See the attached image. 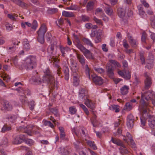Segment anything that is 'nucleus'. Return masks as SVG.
<instances>
[{
  "label": "nucleus",
  "mask_w": 155,
  "mask_h": 155,
  "mask_svg": "<svg viewBox=\"0 0 155 155\" xmlns=\"http://www.w3.org/2000/svg\"><path fill=\"white\" fill-rule=\"evenodd\" d=\"M78 97L80 100L85 101L87 99V91L84 88H81L79 91Z\"/></svg>",
  "instance_id": "nucleus-13"
},
{
  "label": "nucleus",
  "mask_w": 155,
  "mask_h": 155,
  "mask_svg": "<svg viewBox=\"0 0 155 155\" xmlns=\"http://www.w3.org/2000/svg\"><path fill=\"white\" fill-rule=\"evenodd\" d=\"M148 124L152 128H155V117L153 116L149 115Z\"/></svg>",
  "instance_id": "nucleus-20"
},
{
  "label": "nucleus",
  "mask_w": 155,
  "mask_h": 155,
  "mask_svg": "<svg viewBox=\"0 0 155 155\" xmlns=\"http://www.w3.org/2000/svg\"><path fill=\"white\" fill-rule=\"evenodd\" d=\"M133 105L129 102H127L125 104V109L127 110H130L133 108Z\"/></svg>",
  "instance_id": "nucleus-45"
},
{
  "label": "nucleus",
  "mask_w": 155,
  "mask_h": 155,
  "mask_svg": "<svg viewBox=\"0 0 155 155\" xmlns=\"http://www.w3.org/2000/svg\"><path fill=\"white\" fill-rule=\"evenodd\" d=\"M128 38L131 45L133 47H136L137 46L138 44L137 41L136 40L133 39L131 36L129 37Z\"/></svg>",
  "instance_id": "nucleus-25"
},
{
  "label": "nucleus",
  "mask_w": 155,
  "mask_h": 155,
  "mask_svg": "<svg viewBox=\"0 0 155 155\" xmlns=\"http://www.w3.org/2000/svg\"><path fill=\"white\" fill-rule=\"evenodd\" d=\"M69 111L70 114H75L77 112V110L74 106H71L69 108Z\"/></svg>",
  "instance_id": "nucleus-46"
},
{
  "label": "nucleus",
  "mask_w": 155,
  "mask_h": 155,
  "mask_svg": "<svg viewBox=\"0 0 155 155\" xmlns=\"http://www.w3.org/2000/svg\"><path fill=\"white\" fill-rule=\"evenodd\" d=\"M24 48L26 50H28L30 48V45L27 39H25L23 41Z\"/></svg>",
  "instance_id": "nucleus-36"
},
{
  "label": "nucleus",
  "mask_w": 155,
  "mask_h": 155,
  "mask_svg": "<svg viewBox=\"0 0 155 155\" xmlns=\"http://www.w3.org/2000/svg\"><path fill=\"white\" fill-rule=\"evenodd\" d=\"M76 57L79 62L85 69V72L87 76L90 79V70L88 65L87 64H85L86 60L84 57L83 55L78 53L76 54Z\"/></svg>",
  "instance_id": "nucleus-4"
},
{
  "label": "nucleus",
  "mask_w": 155,
  "mask_h": 155,
  "mask_svg": "<svg viewBox=\"0 0 155 155\" xmlns=\"http://www.w3.org/2000/svg\"><path fill=\"white\" fill-rule=\"evenodd\" d=\"M94 69L95 71L100 74H102L104 72V70L102 68H98L95 67Z\"/></svg>",
  "instance_id": "nucleus-62"
},
{
  "label": "nucleus",
  "mask_w": 155,
  "mask_h": 155,
  "mask_svg": "<svg viewBox=\"0 0 155 155\" xmlns=\"http://www.w3.org/2000/svg\"><path fill=\"white\" fill-rule=\"evenodd\" d=\"M152 92H153L152 91L150 90H149L147 91L146 92L144 93L142 92L141 93V99L139 105L140 104L142 101H143L144 103L147 105V108H148V104L147 103L145 102L144 101V99H145L147 101L149 100H151L152 98H153L154 96L155 95H153V94Z\"/></svg>",
  "instance_id": "nucleus-7"
},
{
  "label": "nucleus",
  "mask_w": 155,
  "mask_h": 155,
  "mask_svg": "<svg viewBox=\"0 0 155 155\" xmlns=\"http://www.w3.org/2000/svg\"><path fill=\"white\" fill-rule=\"evenodd\" d=\"M54 44H51L50 46H49L47 48V51L48 53H51L52 55H53V51L54 50Z\"/></svg>",
  "instance_id": "nucleus-43"
},
{
  "label": "nucleus",
  "mask_w": 155,
  "mask_h": 155,
  "mask_svg": "<svg viewBox=\"0 0 155 155\" xmlns=\"http://www.w3.org/2000/svg\"><path fill=\"white\" fill-rule=\"evenodd\" d=\"M94 2L92 1L88 2L86 5L87 10V12L91 11L93 9Z\"/></svg>",
  "instance_id": "nucleus-28"
},
{
  "label": "nucleus",
  "mask_w": 155,
  "mask_h": 155,
  "mask_svg": "<svg viewBox=\"0 0 155 155\" xmlns=\"http://www.w3.org/2000/svg\"><path fill=\"white\" fill-rule=\"evenodd\" d=\"M9 120L10 121H13L15 120L16 117L15 115H10L8 117Z\"/></svg>",
  "instance_id": "nucleus-64"
},
{
  "label": "nucleus",
  "mask_w": 155,
  "mask_h": 155,
  "mask_svg": "<svg viewBox=\"0 0 155 155\" xmlns=\"http://www.w3.org/2000/svg\"><path fill=\"white\" fill-rule=\"evenodd\" d=\"M115 68L112 65H109L107 67V72L109 78L111 79L114 77V71Z\"/></svg>",
  "instance_id": "nucleus-17"
},
{
  "label": "nucleus",
  "mask_w": 155,
  "mask_h": 155,
  "mask_svg": "<svg viewBox=\"0 0 155 155\" xmlns=\"http://www.w3.org/2000/svg\"><path fill=\"white\" fill-rule=\"evenodd\" d=\"M78 8V6L76 5L72 4L70 6L67 8V9L76 11Z\"/></svg>",
  "instance_id": "nucleus-54"
},
{
  "label": "nucleus",
  "mask_w": 155,
  "mask_h": 155,
  "mask_svg": "<svg viewBox=\"0 0 155 155\" xmlns=\"http://www.w3.org/2000/svg\"><path fill=\"white\" fill-rule=\"evenodd\" d=\"M81 144L80 141L79 140H77L74 143V147L77 150L80 149V146Z\"/></svg>",
  "instance_id": "nucleus-53"
},
{
  "label": "nucleus",
  "mask_w": 155,
  "mask_h": 155,
  "mask_svg": "<svg viewBox=\"0 0 155 155\" xmlns=\"http://www.w3.org/2000/svg\"><path fill=\"white\" fill-rule=\"evenodd\" d=\"M35 127L32 125H27L26 127H20L17 129V130L19 131L24 132L28 135H31L32 132H33L35 134H37L39 133L38 130H35Z\"/></svg>",
  "instance_id": "nucleus-6"
},
{
  "label": "nucleus",
  "mask_w": 155,
  "mask_h": 155,
  "mask_svg": "<svg viewBox=\"0 0 155 155\" xmlns=\"http://www.w3.org/2000/svg\"><path fill=\"white\" fill-rule=\"evenodd\" d=\"M151 25L153 28H155V16H152L150 18Z\"/></svg>",
  "instance_id": "nucleus-51"
},
{
  "label": "nucleus",
  "mask_w": 155,
  "mask_h": 155,
  "mask_svg": "<svg viewBox=\"0 0 155 155\" xmlns=\"http://www.w3.org/2000/svg\"><path fill=\"white\" fill-rule=\"evenodd\" d=\"M111 141L114 143L120 146H123V144L122 141L118 139H114L112 137Z\"/></svg>",
  "instance_id": "nucleus-31"
},
{
  "label": "nucleus",
  "mask_w": 155,
  "mask_h": 155,
  "mask_svg": "<svg viewBox=\"0 0 155 155\" xmlns=\"http://www.w3.org/2000/svg\"><path fill=\"white\" fill-rule=\"evenodd\" d=\"M139 10V15L142 16L145 13V12L143 10V8L141 5H139L137 7Z\"/></svg>",
  "instance_id": "nucleus-42"
},
{
  "label": "nucleus",
  "mask_w": 155,
  "mask_h": 155,
  "mask_svg": "<svg viewBox=\"0 0 155 155\" xmlns=\"http://www.w3.org/2000/svg\"><path fill=\"white\" fill-rule=\"evenodd\" d=\"M49 60L51 61V62H53V66L57 68V73L59 75L61 73L60 70V67L58 64L59 61L53 55H51L49 58Z\"/></svg>",
  "instance_id": "nucleus-10"
},
{
  "label": "nucleus",
  "mask_w": 155,
  "mask_h": 155,
  "mask_svg": "<svg viewBox=\"0 0 155 155\" xmlns=\"http://www.w3.org/2000/svg\"><path fill=\"white\" fill-rule=\"evenodd\" d=\"M76 41V46L77 48H78V45H83L82 44H81L79 38L78 36L77 35H76L75 34L73 35Z\"/></svg>",
  "instance_id": "nucleus-47"
},
{
  "label": "nucleus",
  "mask_w": 155,
  "mask_h": 155,
  "mask_svg": "<svg viewBox=\"0 0 155 155\" xmlns=\"http://www.w3.org/2000/svg\"><path fill=\"white\" fill-rule=\"evenodd\" d=\"M84 104L92 110H93L95 108V104L88 98L85 101Z\"/></svg>",
  "instance_id": "nucleus-18"
},
{
  "label": "nucleus",
  "mask_w": 155,
  "mask_h": 155,
  "mask_svg": "<svg viewBox=\"0 0 155 155\" xmlns=\"http://www.w3.org/2000/svg\"><path fill=\"white\" fill-rule=\"evenodd\" d=\"M123 45L124 47L126 48V49H128L129 47V45L127 43L126 40L124 39L123 41Z\"/></svg>",
  "instance_id": "nucleus-60"
},
{
  "label": "nucleus",
  "mask_w": 155,
  "mask_h": 155,
  "mask_svg": "<svg viewBox=\"0 0 155 155\" xmlns=\"http://www.w3.org/2000/svg\"><path fill=\"white\" fill-rule=\"evenodd\" d=\"M118 74L126 80H129L131 77L130 72L129 71L126 70H119L118 71Z\"/></svg>",
  "instance_id": "nucleus-11"
},
{
  "label": "nucleus",
  "mask_w": 155,
  "mask_h": 155,
  "mask_svg": "<svg viewBox=\"0 0 155 155\" xmlns=\"http://www.w3.org/2000/svg\"><path fill=\"white\" fill-rule=\"evenodd\" d=\"M97 33L96 34V38L95 39V41L96 43H98L101 41V36L102 35V32L100 31H99L97 30Z\"/></svg>",
  "instance_id": "nucleus-26"
},
{
  "label": "nucleus",
  "mask_w": 155,
  "mask_h": 155,
  "mask_svg": "<svg viewBox=\"0 0 155 155\" xmlns=\"http://www.w3.org/2000/svg\"><path fill=\"white\" fill-rule=\"evenodd\" d=\"M105 12L109 15H111L112 13L113 10L110 6H108L105 8Z\"/></svg>",
  "instance_id": "nucleus-44"
},
{
  "label": "nucleus",
  "mask_w": 155,
  "mask_h": 155,
  "mask_svg": "<svg viewBox=\"0 0 155 155\" xmlns=\"http://www.w3.org/2000/svg\"><path fill=\"white\" fill-rule=\"evenodd\" d=\"M94 20L97 24L103 25V23L101 20L95 17H94Z\"/></svg>",
  "instance_id": "nucleus-61"
},
{
  "label": "nucleus",
  "mask_w": 155,
  "mask_h": 155,
  "mask_svg": "<svg viewBox=\"0 0 155 155\" xmlns=\"http://www.w3.org/2000/svg\"><path fill=\"white\" fill-rule=\"evenodd\" d=\"M83 41L87 45L91 46V47L93 46V44L91 41L88 39L84 38L83 39Z\"/></svg>",
  "instance_id": "nucleus-41"
},
{
  "label": "nucleus",
  "mask_w": 155,
  "mask_h": 155,
  "mask_svg": "<svg viewBox=\"0 0 155 155\" xmlns=\"http://www.w3.org/2000/svg\"><path fill=\"white\" fill-rule=\"evenodd\" d=\"M37 65L36 59L35 57L30 55L25 59L24 66L26 70H32Z\"/></svg>",
  "instance_id": "nucleus-3"
},
{
  "label": "nucleus",
  "mask_w": 155,
  "mask_h": 155,
  "mask_svg": "<svg viewBox=\"0 0 155 155\" xmlns=\"http://www.w3.org/2000/svg\"><path fill=\"white\" fill-rule=\"evenodd\" d=\"M25 139V137L23 134H21L15 137L12 140V143L15 144L21 143Z\"/></svg>",
  "instance_id": "nucleus-15"
},
{
  "label": "nucleus",
  "mask_w": 155,
  "mask_h": 155,
  "mask_svg": "<svg viewBox=\"0 0 155 155\" xmlns=\"http://www.w3.org/2000/svg\"><path fill=\"white\" fill-rule=\"evenodd\" d=\"M3 107L4 109L7 110H11L12 109V105L8 101H4Z\"/></svg>",
  "instance_id": "nucleus-22"
},
{
  "label": "nucleus",
  "mask_w": 155,
  "mask_h": 155,
  "mask_svg": "<svg viewBox=\"0 0 155 155\" xmlns=\"http://www.w3.org/2000/svg\"><path fill=\"white\" fill-rule=\"evenodd\" d=\"M24 141H26V143L29 144V145H33L34 144V141L33 140L30 139H27L26 140L25 139Z\"/></svg>",
  "instance_id": "nucleus-57"
},
{
  "label": "nucleus",
  "mask_w": 155,
  "mask_h": 155,
  "mask_svg": "<svg viewBox=\"0 0 155 155\" xmlns=\"http://www.w3.org/2000/svg\"><path fill=\"white\" fill-rule=\"evenodd\" d=\"M63 70L65 75V79L66 80H68L69 77V71L68 67L66 66H64Z\"/></svg>",
  "instance_id": "nucleus-23"
},
{
  "label": "nucleus",
  "mask_w": 155,
  "mask_h": 155,
  "mask_svg": "<svg viewBox=\"0 0 155 155\" xmlns=\"http://www.w3.org/2000/svg\"><path fill=\"white\" fill-rule=\"evenodd\" d=\"M82 20L84 22L89 21L90 20V18L86 15H81Z\"/></svg>",
  "instance_id": "nucleus-58"
},
{
  "label": "nucleus",
  "mask_w": 155,
  "mask_h": 155,
  "mask_svg": "<svg viewBox=\"0 0 155 155\" xmlns=\"http://www.w3.org/2000/svg\"><path fill=\"white\" fill-rule=\"evenodd\" d=\"M129 87L127 85H124L120 89L121 94L123 95L127 94L128 92Z\"/></svg>",
  "instance_id": "nucleus-24"
},
{
  "label": "nucleus",
  "mask_w": 155,
  "mask_h": 155,
  "mask_svg": "<svg viewBox=\"0 0 155 155\" xmlns=\"http://www.w3.org/2000/svg\"><path fill=\"white\" fill-rule=\"evenodd\" d=\"M47 12L49 14H54L58 12V9L57 8H50L48 9Z\"/></svg>",
  "instance_id": "nucleus-50"
},
{
  "label": "nucleus",
  "mask_w": 155,
  "mask_h": 155,
  "mask_svg": "<svg viewBox=\"0 0 155 155\" xmlns=\"http://www.w3.org/2000/svg\"><path fill=\"white\" fill-rule=\"evenodd\" d=\"M11 130L10 127L8 126L7 125H4L2 128L1 131L2 133H5L6 132Z\"/></svg>",
  "instance_id": "nucleus-49"
},
{
  "label": "nucleus",
  "mask_w": 155,
  "mask_h": 155,
  "mask_svg": "<svg viewBox=\"0 0 155 155\" xmlns=\"http://www.w3.org/2000/svg\"><path fill=\"white\" fill-rule=\"evenodd\" d=\"M51 112L54 114L57 117L59 116V114L58 113V110L56 108H53L49 109Z\"/></svg>",
  "instance_id": "nucleus-38"
},
{
  "label": "nucleus",
  "mask_w": 155,
  "mask_h": 155,
  "mask_svg": "<svg viewBox=\"0 0 155 155\" xmlns=\"http://www.w3.org/2000/svg\"><path fill=\"white\" fill-rule=\"evenodd\" d=\"M144 75L145 77L144 81V89L145 90L148 89L151 86L152 81L151 78L150 77L147 73H145Z\"/></svg>",
  "instance_id": "nucleus-9"
},
{
  "label": "nucleus",
  "mask_w": 155,
  "mask_h": 155,
  "mask_svg": "<svg viewBox=\"0 0 155 155\" xmlns=\"http://www.w3.org/2000/svg\"><path fill=\"white\" fill-rule=\"evenodd\" d=\"M92 79L96 85H101L104 83L103 79L100 77L96 75H91Z\"/></svg>",
  "instance_id": "nucleus-16"
},
{
  "label": "nucleus",
  "mask_w": 155,
  "mask_h": 155,
  "mask_svg": "<svg viewBox=\"0 0 155 155\" xmlns=\"http://www.w3.org/2000/svg\"><path fill=\"white\" fill-rule=\"evenodd\" d=\"M127 125L129 127H132L134 125V121H127Z\"/></svg>",
  "instance_id": "nucleus-63"
},
{
  "label": "nucleus",
  "mask_w": 155,
  "mask_h": 155,
  "mask_svg": "<svg viewBox=\"0 0 155 155\" xmlns=\"http://www.w3.org/2000/svg\"><path fill=\"white\" fill-rule=\"evenodd\" d=\"M59 50L61 53V56L64 57L66 56L65 52H67L71 51L70 48L68 47H63L62 46H59Z\"/></svg>",
  "instance_id": "nucleus-21"
},
{
  "label": "nucleus",
  "mask_w": 155,
  "mask_h": 155,
  "mask_svg": "<svg viewBox=\"0 0 155 155\" xmlns=\"http://www.w3.org/2000/svg\"><path fill=\"white\" fill-rule=\"evenodd\" d=\"M86 141L87 144L92 149L94 150H96L97 149V147L94 144V142L89 140H86Z\"/></svg>",
  "instance_id": "nucleus-29"
},
{
  "label": "nucleus",
  "mask_w": 155,
  "mask_h": 155,
  "mask_svg": "<svg viewBox=\"0 0 155 155\" xmlns=\"http://www.w3.org/2000/svg\"><path fill=\"white\" fill-rule=\"evenodd\" d=\"M110 110L117 113L120 111L119 106L116 105H112L110 107Z\"/></svg>",
  "instance_id": "nucleus-34"
},
{
  "label": "nucleus",
  "mask_w": 155,
  "mask_h": 155,
  "mask_svg": "<svg viewBox=\"0 0 155 155\" xmlns=\"http://www.w3.org/2000/svg\"><path fill=\"white\" fill-rule=\"evenodd\" d=\"M15 4L23 8H27L28 7V5L24 2L20 0H11Z\"/></svg>",
  "instance_id": "nucleus-19"
},
{
  "label": "nucleus",
  "mask_w": 155,
  "mask_h": 155,
  "mask_svg": "<svg viewBox=\"0 0 155 155\" xmlns=\"http://www.w3.org/2000/svg\"><path fill=\"white\" fill-rule=\"evenodd\" d=\"M86 129L84 128H81V129L73 128L72 129V132L78 137H79L80 134L81 136L85 137L86 136L85 131Z\"/></svg>",
  "instance_id": "nucleus-14"
},
{
  "label": "nucleus",
  "mask_w": 155,
  "mask_h": 155,
  "mask_svg": "<svg viewBox=\"0 0 155 155\" xmlns=\"http://www.w3.org/2000/svg\"><path fill=\"white\" fill-rule=\"evenodd\" d=\"M58 151L61 155H68L69 152L67 150L64 148L61 147L58 149Z\"/></svg>",
  "instance_id": "nucleus-27"
},
{
  "label": "nucleus",
  "mask_w": 155,
  "mask_h": 155,
  "mask_svg": "<svg viewBox=\"0 0 155 155\" xmlns=\"http://www.w3.org/2000/svg\"><path fill=\"white\" fill-rule=\"evenodd\" d=\"M71 69L74 73H75V74H77L76 73L78 71V66L76 63H72L71 65Z\"/></svg>",
  "instance_id": "nucleus-30"
},
{
  "label": "nucleus",
  "mask_w": 155,
  "mask_h": 155,
  "mask_svg": "<svg viewBox=\"0 0 155 155\" xmlns=\"http://www.w3.org/2000/svg\"><path fill=\"white\" fill-rule=\"evenodd\" d=\"M29 105L30 109L31 110H33L35 105V102L33 101H31L29 103Z\"/></svg>",
  "instance_id": "nucleus-59"
},
{
  "label": "nucleus",
  "mask_w": 155,
  "mask_h": 155,
  "mask_svg": "<svg viewBox=\"0 0 155 155\" xmlns=\"http://www.w3.org/2000/svg\"><path fill=\"white\" fill-rule=\"evenodd\" d=\"M139 56L140 60L141 61L142 64H145V58L144 56L143 53L142 52H140L139 53Z\"/></svg>",
  "instance_id": "nucleus-48"
},
{
  "label": "nucleus",
  "mask_w": 155,
  "mask_h": 155,
  "mask_svg": "<svg viewBox=\"0 0 155 155\" xmlns=\"http://www.w3.org/2000/svg\"><path fill=\"white\" fill-rule=\"evenodd\" d=\"M109 62L111 63L110 65H112L113 66H114V68H116V66L118 68H120V63L114 60H110Z\"/></svg>",
  "instance_id": "nucleus-37"
},
{
  "label": "nucleus",
  "mask_w": 155,
  "mask_h": 155,
  "mask_svg": "<svg viewBox=\"0 0 155 155\" xmlns=\"http://www.w3.org/2000/svg\"><path fill=\"white\" fill-rule=\"evenodd\" d=\"M125 138H124L123 139L126 142H128L131 139H133L132 136L130 133L127 132L126 134V136L125 137Z\"/></svg>",
  "instance_id": "nucleus-39"
},
{
  "label": "nucleus",
  "mask_w": 155,
  "mask_h": 155,
  "mask_svg": "<svg viewBox=\"0 0 155 155\" xmlns=\"http://www.w3.org/2000/svg\"><path fill=\"white\" fill-rule=\"evenodd\" d=\"M38 26V25L37 21L34 20L31 24V28L35 30L37 28Z\"/></svg>",
  "instance_id": "nucleus-56"
},
{
  "label": "nucleus",
  "mask_w": 155,
  "mask_h": 155,
  "mask_svg": "<svg viewBox=\"0 0 155 155\" xmlns=\"http://www.w3.org/2000/svg\"><path fill=\"white\" fill-rule=\"evenodd\" d=\"M44 125L45 126H48L52 128H53L54 126L53 124H52L50 121H45L44 122Z\"/></svg>",
  "instance_id": "nucleus-52"
},
{
  "label": "nucleus",
  "mask_w": 155,
  "mask_h": 155,
  "mask_svg": "<svg viewBox=\"0 0 155 155\" xmlns=\"http://www.w3.org/2000/svg\"><path fill=\"white\" fill-rule=\"evenodd\" d=\"M47 31L46 25L45 24L41 25L37 33L38 35L37 40L41 44L44 43L45 41V34Z\"/></svg>",
  "instance_id": "nucleus-5"
},
{
  "label": "nucleus",
  "mask_w": 155,
  "mask_h": 155,
  "mask_svg": "<svg viewBox=\"0 0 155 155\" xmlns=\"http://www.w3.org/2000/svg\"><path fill=\"white\" fill-rule=\"evenodd\" d=\"M58 22L59 24V25L57 23V21H55V23H56V24L57 26H58V27L60 28H61L60 26L62 25H63L64 23V21L63 19L62 18H60L58 20Z\"/></svg>",
  "instance_id": "nucleus-55"
},
{
  "label": "nucleus",
  "mask_w": 155,
  "mask_h": 155,
  "mask_svg": "<svg viewBox=\"0 0 155 155\" xmlns=\"http://www.w3.org/2000/svg\"><path fill=\"white\" fill-rule=\"evenodd\" d=\"M44 72L45 75L43 77V81L47 83L51 89L57 90L58 88V82L55 81L49 69L48 68L44 70Z\"/></svg>",
  "instance_id": "nucleus-1"
},
{
  "label": "nucleus",
  "mask_w": 155,
  "mask_h": 155,
  "mask_svg": "<svg viewBox=\"0 0 155 155\" xmlns=\"http://www.w3.org/2000/svg\"><path fill=\"white\" fill-rule=\"evenodd\" d=\"M117 12L118 16L122 18V22L124 23H127V18L125 16V10L123 8H119L117 9Z\"/></svg>",
  "instance_id": "nucleus-12"
},
{
  "label": "nucleus",
  "mask_w": 155,
  "mask_h": 155,
  "mask_svg": "<svg viewBox=\"0 0 155 155\" xmlns=\"http://www.w3.org/2000/svg\"><path fill=\"white\" fill-rule=\"evenodd\" d=\"M78 49L88 59L94 60L95 58L94 54L90 51L87 49L83 45H78Z\"/></svg>",
  "instance_id": "nucleus-8"
},
{
  "label": "nucleus",
  "mask_w": 155,
  "mask_h": 155,
  "mask_svg": "<svg viewBox=\"0 0 155 155\" xmlns=\"http://www.w3.org/2000/svg\"><path fill=\"white\" fill-rule=\"evenodd\" d=\"M77 75V74H74L73 77V85L75 87L78 85L79 82L78 78Z\"/></svg>",
  "instance_id": "nucleus-33"
},
{
  "label": "nucleus",
  "mask_w": 155,
  "mask_h": 155,
  "mask_svg": "<svg viewBox=\"0 0 155 155\" xmlns=\"http://www.w3.org/2000/svg\"><path fill=\"white\" fill-rule=\"evenodd\" d=\"M62 15L66 17H74V15L73 12H67L64 11L62 12Z\"/></svg>",
  "instance_id": "nucleus-32"
},
{
  "label": "nucleus",
  "mask_w": 155,
  "mask_h": 155,
  "mask_svg": "<svg viewBox=\"0 0 155 155\" xmlns=\"http://www.w3.org/2000/svg\"><path fill=\"white\" fill-rule=\"evenodd\" d=\"M121 147L119 148L120 152L122 154L127 153H128V151L126 147L123 144V146H121Z\"/></svg>",
  "instance_id": "nucleus-40"
},
{
  "label": "nucleus",
  "mask_w": 155,
  "mask_h": 155,
  "mask_svg": "<svg viewBox=\"0 0 155 155\" xmlns=\"http://www.w3.org/2000/svg\"><path fill=\"white\" fill-rule=\"evenodd\" d=\"M8 140L7 138H4L2 140L0 145V148H1V147H7L8 144Z\"/></svg>",
  "instance_id": "nucleus-35"
},
{
  "label": "nucleus",
  "mask_w": 155,
  "mask_h": 155,
  "mask_svg": "<svg viewBox=\"0 0 155 155\" xmlns=\"http://www.w3.org/2000/svg\"><path fill=\"white\" fill-rule=\"evenodd\" d=\"M147 105L142 101L139 105V110L142 113V116L140 117L141 124L143 126L146 124V120L149 116L148 114V108H147Z\"/></svg>",
  "instance_id": "nucleus-2"
}]
</instances>
